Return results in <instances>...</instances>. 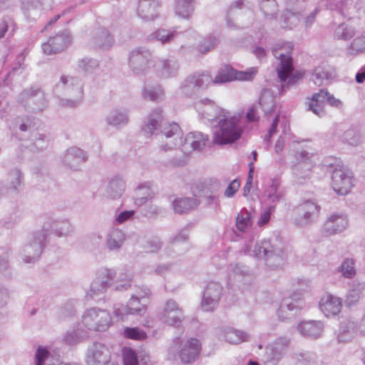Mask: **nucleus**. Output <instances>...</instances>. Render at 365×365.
<instances>
[{
    "label": "nucleus",
    "mask_w": 365,
    "mask_h": 365,
    "mask_svg": "<svg viewBox=\"0 0 365 365\" xmlns=\"http://www.w3.org/2000/svg\"><path fill=\"white\" fill-rule=\"evenodd\" d=\"M78 67L83 71L88 73L93 72L94 70L98 68V61L88 57H85L78 61Z\"/></svg>",
    "instance_id": "680f3d73"
},
{
    "label": "nucleus",
    "mask_w": 365,
    "mask_h": 365,
    "mask_svg": "<svg viewBox=\"0 0 365 365\" xmlns=\"http://www.w3.org/2000/svg\"><path fill=\"white\" fill-rule=\"evenodd\" d=\"M132 284V277L130 274L121 273L113 280L112 287L113 290L123 292L129 289Z\"/></svg>",
    "instance_id": "09e8293b"
},
{
    "label": "nucleus",
    "mask_w": 365,
    "mask_h": 365,
    "mask_svg": "<svg viewBox=\"0 0 365 365\" xmlns=\"http://www.w3.org/2000/svg\"><path fill=\"white\" fill-rule=\"evenodd\" d=\"M140 299L139 297H137L136 295L131 296L126 305L130 314L142 316L145 314L146 310L145 305L140 303Z\"/></svg>",
    "instance_id": "5fc2aeb1"
},
{
    "label": "nucleus",
    "mask_w": 365,
    "mask_h": 365,
    "mask_svg": "<svg viewBox=\"0 0 365 365\" xmlns=\"http://www.w3.org/2000/svg\"><path fill=\"white\" fill-rule=\"evenodd\" d=\"M125 240V234L118 229L111 230L106 238V246L110 251H119Z\"/></svg>",
    "instance_id": "4c0bfd02"
},
{
    "label": "nucleus",
    "mask_w": 365,
    "mask_h": 365,
    "mask_svg": "<svg viewBox=\"0 0 365 365\" xmlns=\"http://www.w3.org/2000/svg\"><path fill=\"white\" fill-rule=\"evenodd\" d=\"M9 188L15 192H19L24 186V176L19 168L11 169L8 173Z\"/></svg>",
    "instance_id": "58836bf2"
},
{
    "label": "nucleus",
    "mask_w": 365,
    "mask_h": 365,
    "mask_svg": "<svg viewBox=\"0 0 365 365\" xmlns=\"http://www.w3.org/2000/svg\"><path fill=\"white\" fill-rule=\"evenodd\" d=\"M364 289L365 282L353 281L346 297V306L350 307L355 305L362 297Z\"/></svg>",
    "instance_id": "2f4dec72"
},
{
    "label": "nucleus",
    "mask_w": 365,
    "mask_h": 365,
    "mask_svg": "<svg viewBox=\"0 0 365 365\" xmlns=\"http://www.w3.org/2000/svg\"><path fill=\"white\" fill-rule=\"evenodd\" d=\"M239 118L232 116L229 111H227L213 125L212 143L223 145L231 144L237 141L242 133V129L239 125Z\"/></svg>",
    "instance_id": "7ed1b4c3"
},
{
    "label": "nucleus",
    "mask_w": 365,
    "mask_h": 365,
    "mask_svg": "<svg viewBox=\"0 0 365 365\" xmlns=\"http://www.w3.org/2000/svg\"><path fill=\"white\" fill-rule=\"evenodd\" d=\"M50 229L58 237L69 236L73 232V225L67 219H48L42 229L46 230L47 237Z\"/></svg>",
    "instance_id": "f3484780"
},
{
    "label": "nucleus",
    "mask_w": 365,
    "mask_h": 365,
    "mask_svg": "<svg viewBox=\"0 0 365 365\" xmlns=\"http://www.w3.org/2000/svg\"><path fill=\"white\" fill-rule=\"evenodd\" d=\"M198 91L206 89L210 85L213 84V78L208 72H197L190 76Z\"/></svg>",
    "instance_id": "49530a36"
},
{
    "label": "nucleus",
    "mask_w": 365,
    "mask_h": 365,
    "mask_svg": "<svg viewBox=\"0 0 365 365\" xmlns=\"http://www.w3.org/2000/svg\"><path fill=\"white\" fill-rule=\"evenodd\" d=\"M163 95V92L159 86H150L143 91V96L145 99L153 101H158Z\"/></svg>",
    "instance_id": "e2e57ef3"
},
{
    "label": "nucleus",
    "mask_w": 365,
    "mask_h": 365,
    "mask_svg": "<svg viewBox=\"0 0 365 365\" xmlns=\"http://www.w3.org/2000/svg\"><path fill=\"white\" fill-rule=\"evenodd\" d=\"M290 339L287 336H279L265 347L263 362L265 365H277L287 354L290 345Z\"/></svg>",
    "instance_id": "1a4fd4ad"
},
{
    "label": "nucleus",
    "mask_w": 365,
    "mask_h": 365,
    "mask_svg": "<svg viewBox=\"0 0 365 365\" xmlns=\"http://www.w3.org/2000/svg\"><path fill=\"white\" fill-rule=\"evenodd\" d=\"M354 332V324L351 322L343 323L338 334V341L346 342L351 339Z\"/></svg>",
    "instance_id": "bf43d9fd"
},
{
    "label": "nucleus",
    "mask_w": 365,
    "mask_h": 365,
    "mask_svg": "<svg viewBox=\"0 0 365 365\" xmlns=\"http://www.w3.org/2000/svg\"><path fill=\"white\" fill-rule=\"evenodd\" d=\"M335 76L334 71L327 66L317 67L312 75L311 80L317 86L326 84Z\"/></svg>",
    "instance_id": "e433bc0d"
},
{
    "label": "nucleus",
    "mask_w": 365,
    "mask_h": 365,
    "mask_svg": "<svg viewBox=\"0 0 365 365\" xmlns=\"http://www.w3.org/2000/svg\"><path fill=\"white\" fill-rule=\"evenodd\" d=\"M267 197L272 202H279L284 197L283 192L280 190V182L277 178L271 180V184L266 190Z\"/></svg>",
    "instance_id": "a18cd8bd"
},
{
    "label": "nucleus",
    "mask_w": 365,
    "mask_h": 365,
    "mask_svg": "<svg viewBox=\"0 0 365 365\" xmlns=\"http://www.w3.org/2000/svg\"><path fill=\"white\" fill-rule=\"evenodd\" d=\"M297 329L302 336L317 339L323 332L324 324L321 321H306L299 324Z\"/></svg>",
    "instance_id": "b1692460"
},
{
    "label": "nucleus",
    "mask_w": 365,
    "mask_h": 365,
    "mask_svg": "<svg viewBox=\"0 0 365 365\" xmlns=\"http://www.w3.org/2000/svg\"><path fill=\"white\" fill-rule=\"evenodd\" d=\"M47 242L46 230L36 232L22 248L21 255L25 264L34 263L40 257Z\"/></svg>",
    "instance_id": "423d86ee"
},
{
    "label": "nucleus",
    "mask_w": 365,
    "mask_h": 365,
    "mask_svg": "<svg viewBox=\"0 0 365 365\" xmlns=\"http://www.w3.org/2000/svg\"><path fill=\"white\" fill-rule=\"evenodd\" d=\"M175 9L180 17L189 19L194 11L193 0H176Z\"/></svg>",
    "instance_id": "a19ab883"
},
{
    "label": "nucleus",
    "mask_w": 365,
    "mask_h": 365,
    "mask_svg": "<svg viewBox=\"0 0 365 365\" xmlns=\"http://www.w3.org/2000/svg\"><path fill=\"white\" fill-rule=\"evenodd\" d=\"M71 38L67 32H62L49 38L47 42L42 44L44 53L55 54L63 51L71 43Z\"/></svg>",
    "instance_id": "dca6fc26"
},
{
    "label": "nucleus",
    "mask_w": 365,
    "mask_h": 365,
    "mask_svg": "<svg viewBox=\"0 0 365 365\" xmlns=\"http://www.w3.org/2000/svg\"><path fill=\"white\" fill-rule=\"evenodd\" d=\"M159 3L157 0H138V16L144 21H152L157 16Z\"/></svg>",
    "instance_id": "5701e85b"
},
{
    "label": "nucleus",
    "mask_w": 365,
    "mask_h": 365,
    "mask_svg": "<svg viewBox=\"0 0 365 365\" xmlns=\"http://www.w3.org/2000/svg\"><path fill=\"white\" fill-rule=\"evenodd\" d=\"M340 138L342 142L353 146H356L361 142V136L359 131L354 128H350L345 130Z\"/></svg>",
    "instance_id": "de8ad7c7"
},
{
    "label": "nucleus",
    "mask_w": 365,
    "mask_h": 365,
    "mask_svg": "<svg viewBox=\"0 0 365 365\" xmlns=\"http://www.w3.org/2000/svg\"><path fill=\"white\" fill-rule=\"evenodd\" d=\"M162 113L163 110L160 108L154 109L149 114L148 120L142 128V132L146 137H150L160 128V133L162 135L167 138H172L169 143L160 146L162 150L167 151L182 144V130L179 125L175 123H163Z\"/></svg>",
    "instance_id": "f257e3e1"
},
{
    "label": "nucleus",
    "mask_w": 365,
    "mask_h": 365,
    "mask_svg": "<svg viewBox=\"0 0 365 365\" xmlns=\"http://www.w3.org/2000/svg\"><path fill=\"white\" fill-rule=\"evenodd\" d=\"M223 287L217 282H210L204 290L201 308L205 312H213L219 305Z\"/></svg>",
    "instance_id": "4468645a"
},
{
    "label": "nucleus",
    "mask_w": 365,
    "mask_h": 365,
    "mask_svg": "<svg viewBox=\"0 0 365 365\" xmlns=\"http://www.w3.org/2000/svg\"><path fill=\"white\" fill-rule=\"evenodd\" d=\"M320 207L313 200H307L300 205L297 209L295 224L304 227L308 225L319 213Z\"/></svg>",
    "instance_id": "2eb2a0df"
},
{
    "label": "nucleus",
    "mask_w": 365,
    "mask_h": 365,
    "mask_svg": "<svg viewBox=\"0 0 365 365\" xmlns=\"http://www.w3.org/2000/svg\"><path fill=\"white\" fill-rule=\"evenodd\" d=\"M355 29L345 23L339 24L334 31V38L337 40L348 41L354 36Z\"/></svg>",
    "instance_id": "c03bdc74"
},
{
    "label": "nucleus",
    "mask_w": 365,
    "mask_h": 365,
    "mask_svg": "<svg viewBox=\"0 0 365 365\" xmlns=\"http://www.w3.org/2000/svg\"><path fill=\"white\" fill-rule=\"evenodd\" d=\"M87 159L84 151L77 147L68 148L63 157L64 165L71 170H76L78 165Z\"/></svg>",
    "instance_id": "4be33fe9"
},
{
    "label": "nucleus",
    "mask_w": 365,
    "mask_h": 365,
    "mask_svg": "<svg viewBox=\"0 0 365 365\" xmlns=\"http://www.w3.org/2000/svg\"><path fill=\"white\" fill-rule=\"evenodd\" d=\"M260 108L264 115L272 113L275 108V101L274 93L269 88H264L259 98V102L256 104Z\"/></svg>",
    "instance_id": "c85d7f7f"
},
{
    "label": "nucleus",
    "mask_w": 365,
    "mask_h": 365,
    "mask_svg": "<svg viewBox=\"0 0 365 365\" xmlns=\"http://www.w3.org/2000/svg\"><path fill=\"white\" fill-rule=\"evenodd\" d=\"M200 203V200L195 197H182L175 199L173 206L175 212L182 214L196 209Z\"/></svg>",
    "instance_id": "f704fd0d"
},
{
    "label": "nucleus",
    "mask_w": 365,
    "mask_h": 365,
    "mask_svg": "<svg viewBox=\"0 0 365 365\" xmlns=\"http://www.w3.org/2000/svg\"><path fill=\"white\" fill-rule=\"evenodd\" d=\"M222 333L225 340L232 344H238L249 339V334L247 333L232 327L223 328Z\"/></svg>",
    "instance_id": "c9c22d12"
},
{
    "label": "nucleus",
    "mask_w": 365,
    "mask_h": 365,
    "mask_svg": "<svg viewBox=\"0 0 365 365\" xmlns=\"http://www.w3.org/2000/svg\"><path fill=\"white\" fill-rule=\"evenodd\" d=\"M162 319L165 323L171 325L178 327L184 319L183 313H180V314H175V312L168 313H162Z\"/></svg>",
    "instance_id": "69168bd1"
},
{
    "label": "nucleus",
    "mask_w": 365,
    "mask_h": 365,
    "mask_svg": "<svg viewBox=\"0 0 365 365\" xmlns=\"http://www.w3.org/2000/svg\"><path fill=\"white\" fill-rule=\"evenodd\" d=\"M201 103L205 104L202 110L204 118L212 122L213 125L227 112L208 99L202 100Z\"/></svg>",
    "instance_id": "7c9ffc66"
},
{
    "label": "nucleus",
    "mask_w": 365,
    "mask_h": 365,
    "mask_svg": "<svg viewBox=\"0 0 365 365\" xmlns=\"http://www.w3.org/2000/svg\"><path fill=\"white\" fill-rule=\"evenodd\" d=\"M163 245V242L158 237H154L146 240L143 245V249L148 253H156L160 251Z\"/></svg>",
    "instance_id": "052dcab7"
},
{
    "label": "nucleus",
    "mask_w": 365,
    "mask_h": 365,
    "mask_svg": "<svg viewBox=\"0 0 365 365\" xmlns=\"http://www.w3.org/2000/svg\"><path fill=\"white\" fill-rule=\"evenodd\" d=\"M209 136L201 132H191L185 138V143L191 146L193 150L200 151L205 148Z\"/></svg>",
    "instance_id": "72a5a7b5"
},
{
    "label": "nucleus",
    "mask_w": 365,
    "mask_h": 365,
    "mask_svg": "<svg viewBox=\"0 0 365 365\" xmlns=\"http://www.w3.org/2000/svg\"><path fill=\"white\" fill-rule=\"evenodd\" d=\"M200 349L201 346L199 340L191 338L181 349L180 351V358L183 363H192L199 356Z\"/></svg>",
    "instance_id": "aec40b11"
},
{
    "label": "nucleus",
    "mask_w": 365,
    "mask_h": 365,
    "mask_svg": "<svg viewBox=\"0 0 365 365\" xmlns=\"http://www.w3.org/2000/svg\"><path fill=\"white\" fill-rule=\"evenodd\" d=\"M197 91L198 90L190 76H188L181 84V94L186 97H191L195 95Z\"/></svg>",
    "instance_id": "13d9d810"
},
{
    "label": "nucleus",
    "mask_w": 365,
    "mask_h": 365,
    "mask_svg": "<svg viewBox=\"0 0 365 365\" xmlns=\"http://www.w3.org/2000/svg\"><path fill=\"white\" fill-rule=\"evenodd\" d=\"M319 308L326 317L335 316L341 311V302L338 297L327 295L321 299Z\"/></svg>",
    "instance_id": "a878e982"
},
{
    "label": "nucleus",
    "mask_w": 365,
    "mask_h": 365,
    "mask_svg": "<svg viewBox=\"0 0 365 365\" xmlns=\"http://www.w3.org/2000/svg\"><path fill=\"white\" fill-rule=\"evenodd\" d=\"M108 125L119 128L128 123V110L125 108H116L112 110L106 118Z\"/></svg>",
    "instance_id": "473e14b6"
},
{
    "label": "nucleus",
    "mask_w": 365,
    "mask_h": 365,
    "mask_svg": "<svg viewBox=\"0 0 365 365\" xmlns=\"http://www.w3.org/2000/svg\"><path fill=\"white\" fill-rule=\"evenodd\" d=\"M128 66L135 75H142L147 72L153 62L152 52L145 47H137L128 54Z\"/></svg>",
    "instance_id": "6e6552de"
},
{
    "label": "nucleus",
    "mask_w": 365,
    "mask_h": 365,
    "mask_svg": "<svg viewBox=\"0 0 365 365\" xmlns=\"http://www.w3.org/2000/svg\"><path fill=\"white\" fill-rule=\"evenodd\" d=\"M110 359V351L105 344L94 342L88 348V365H113Z\"/></svg>",
    "instance_id": "ddd939ff"
},
{
    "label": "nucleus",
    "mask_w": 365,
    "mask_h": 365,
    "mask_svg": "<svg viewBox=\"0 0 365 365\" xmlns=\"http://www.w3.org/2000/svg\"><path fill=\"white\" fill-rule=\"evenodd\" d=\"M16 31V24L10 17H4L0 21V39L3 38L7 34V37L14 36Z\"/></svg>",
    "instance_id": "3c124183"
},
{
    "label": "nucleus",
    "mask_w": 365,
    "mask_h": 365,
    "mask_svg": "<svg viewBox=\"0 0 365 365\" xmlns=\"http://www.w3.org/2000/svg\"><path fill=\"white\" fill-rule=\"evenodd\" d=\"M347 226L348 220L346 215H332L326 221L324 230L327 235H331L343 232Z\"/></svg>",
    "instance_id": "412c9836"
},
{
    "label": "nucleus",
    "mask_w": 365,
    "mask_h": 365,
    "mask_svg": "<svg viewBox=\"0 0 365 365\" xmlns=\"http://www.w3.org/2000/svg\"><path fill=\"white\" fill-rule=\"evenodd\" d=\"M71 93H76L79 97L83 96V86L81 80L77 77L62 76L60 79V83L56 86Z\"/></svg>",
    "instance_id": "cd10ccee"
},
{
    "label": "nucleus",
    "mask_w": 365,
    "mask_h": 365,
    "mask_svg": "<svg viewBox=\"0 0 365 365\" xmlns=\"http://www.w3.org/2000/svg\"><path fill=\"white\" fill-rule=\"evenodd\" d=\"M123 334L128 339L135 340H142L147 337L146 333L138 327H125Z\"/></svg>",
    "instance_id": "338daca9"
},
{
    "label": "nucleus",
    "mask_w": 365,
    "mask_h": 365,
    "mask_svg": "<svg viewBox=\"0 0 365 365\" xmlns=\"http://www.w3.org/2000/svg\"><path fill=\"white\" fill-rule=\"evenodd\" d=\"M365 51V36L356 37L347 48V53L350 56H356Z\"/></svg>",
    "instance_id": "603ef678"
},
{
    "label": "nucleus",
    "mask_w": 365,
    "mask_h": 365,
    "mask_svg": "<svg viewBox=\"0 0 365 365\" xmlns=\"http://www.w3.org/2000/svg\"><path fill=\"white\" fill-rule=\"evenodd\" d=\"M178 34H179L175 31H169L161 29L152 34L151 37L161 42L163 44H165L173 41Z\"/></svg>",
    "instance_id": "8fccbe9b"
},
{
    "label": "nucleus",
    "mask_w": 365,
    "mask_h": 365,
    "mask_svg": "<svg viewBox=\"0 0 365 365\" xmlns=\"http://www.w3.org/2000/svg\"><path fill=\"white\" fill-rule=\"evenodd\" d=\"M116 272L114 269L101 268L92 281L89 289L86 292V297L93 299L103 294L108 288L112 287Z\"/></svg>",
    "instance_id": "0eeeda50"
},
{
    "label": "nucleus",
    "mask_w": 365,
    "mask_h": 365,
    "mask_svg": "<svg viewBox=\"0 0 365 365\" xmlns=\"http://www.w3.org/2000/svg\"><path fill=\"white\" fill-rule=\"evenodd\" d=\"M304 305L300 293H294L289 297L283 299L277 311L279 320L285 321L294 318Z\"/></svg>",
    "instance_id": "f8f14e48"
},
{
    "label": "nucleus",
    "mask_w": 365,
    "mask_h": 365,
    "mask_svg": "<svg viewBox=\"0 0 365 365\" xmlns=\"http://www.w3.org/2000/svg\"><path fill=\"white\" fill-rule=\"evenodd\" d=\"M327 9L343 17H349L352 9V0H327Z\"/></svg>",
    "instance_id": "c756f323"
},
{
    "label": "nucleus",
    "mask_w": 365,
    "mask_h": 365,
    "mask_svg": "<svg viewBox=\"0 0 365 365\" xmlns=\"http://www.w3.org/2000/svg\"><path fill=\"white\" fill-rule=\"evenodd\" d=\"M339 271L345 278L351 279L356 275L354 261L352 259L346 258L339 267Z\"/></svg>",
    "instance_id": "4d7b16f0"
},
{
    "label": "nucleus",
    "mask_w": 365,
    "mask_h": 365,
    "mask_svg": "<svg viewBox=\"0 0 365 365\" xmlns=\"http://www.w3.org/2000/svg\"><path fill=\"white\" fill-rule=\"evenodd\" d=\"M91 47L94 48L107 49L113 44V38L105 28L97 29L88 41Z\"/></svg>",
    "instance_id": "6ab92c4d"
},
{
    "label": "nucleus",
    "mask_w": 365,
    "mask_h": 365,
    "mask_svg": "<svg viewBox=\"0 0 365 365\" xmlns=\"http://www.w3.org/2000/svg\"><path fill=\"white\" fill-rule=\"evenodd\" d=\"M251 225V214L244 208L240 211L236 217V227L238 230L245 232Z\"/></svg>",
    "instance_id": "864d4df0"
},
{
    "label": "nucleus",
    "mask_w": 365,
    "mask_h": 365,
    "mask_svg": "<svg viewBox=\"0 0 365 365\" xmlns=\"http://www.w3.org/2000/svg\"><path fill=\"white\" fill-rule=\"evenodd\" d=\"M219 36L209 34L205 36L198 44L197 50L200 53L205 54L215 49L220 43Z\"/></svg>",
    "instance_id": "37998d69"
},
{
    "label": "nucleus",
    "mask_w": 365,
    "mask_h": 365,
    "mask_svg": "<svg viewBox=\"0 0 365 365\" xmlns=\"http://www.w3.org/2000/svg\"><path fill=\"white\" fill-rule=\"evenodd\" d=\"M312 156V154L306 150L297 151L295 153L294 158L297 163L293 166L292 170L297 183L302 184L309 178L311 169L313 167L311 159Z\"/></svg>",
    "instance_id": "9b49d317"
},
{
    "label": "nucleus",
    "mask_w": 365,
    "mask_h": 365,
    "mask_svg": "<svg viewBox=\"0 0 365 365\" xmlns=\"http://www.w3.org/2000/svg\"><path fill=\"white\" fill-rule=\"evenodd\" d=\"M235 70L230 66L225 65L221 68L216 77L213 79V84H223L227 82L235 81Z\"/></svg>",
    "instance_id": "79ce46f5"
},
{
    "label": "nucleus",
    "mask_w": 365,
    "mask_h": 365,
    "mask_svg": "<svg viewBox=\"0 0 365 365\" xmlns=\"http://www.w3.org/2000/svg\"><path fill=\"white\" fill-rule=\"evenodd\" d=\"M285 46L287 48L286 53H281L279 51L283 47L282 45L276 44L272 49L273 55L280 60L277 72L280 81L285 83V84L282 85V89L284 87L289 88L296 86L304 76V71H294V69L292 58L289 53L293 47L292 44L287 43Z\"/></svg>",
    "instance_id": "f03ea898"
},
{
    "label": "nucleus",
    "mask_w": 365,
    "mask_h": 365,
    "mask_svg": "<svg viewBox=\"0 0 365 365\" xmlns=\"http://www.w3.org/2000/svg\"><path fill=\"white\" fill-rule=\"evenodd\" d=\"M328 95V91L322 88L318 93H314L311 98H307V100L309 101L307 102L308 110L319 117L325 115L324 105Z\"/></svg>",
    "instance_id": "a211bd4d"
},
{
    "label": "nucleus",
    "mask_w": 365,
    "mask_h": 365,
    "mask_svg": "<svg viewBox=\"0 0 365 365\" xmlns=\"http://www.w3.org/2000/svg\"><path fill=\"white\" fill-rule=\"evenodd\" d=\"M82 324L89 330L105 331L111 324V317L107 310L93 307L84 312Z\"/></svg>",
    "instance_id": "39448f33"
},
{
    "label": "nucleus",
    "mask_w": 365,
    "mask_h": 365,
    "mask_svg": "<svg viewBox=\"0 0 365 365\" xmlns=\"http://www.w3.org/2000/svg\"><path fill=\"white\" fill-rule=\"evenodd\" d=\"M36 97L38 103L44 104L46 97L43 91L37 87H31L29 89L24 90L18 97V102L24 107H31V99Z\"/></svg>",
    "instance_id": "393cba45"
},
{
    "label": "nucleus",
    "mask_w": 365,
    "mask_h": 365,
    "mask_svg": "<svg viewBox=\"0 0 365 365\" xmlns=\"http://www.w3.org/2000/svg\"><path fill=\"white\" fill-rule=\"evenodd\" d=\"M125 182L123 178L115 176L113 178L107 185L105 190V195L109 199H118L124 193Z\"/></svg>",
    "instance_id": "bb28decb"
},
{
    "label": "nucleus",
    "mask_w": 365,
    "mask_h": 365,
    "mask_svg": "<svg viewBox=\"0 0 365 365\" xmlns=\"http://www.w3.org/2000/svg\"><path fill=\"white\" fill-rule=\"evenodd\" d=\"M253 252L257 258L264 260L273 269L282 266L285 259L283 243L278 238L261 241L255 245Z\"/></svg>",
    "instance_id": "20e7f679"
},
{
    "label": "nucleus",
    "mask_w": 365,
    "mask_h": 365,
    "mask_svg": "<svg viewBox=\"0 0 365 365\" xmlns=\"http://www.w3.org/2000/svg\"><path fill=\"white\" fill-rule=\"evenodd\" d=\"M259 4L266 19H272L277 15L278 6L276 0L262 1Z\"/></svg>",
    "instance_id": "6e6d98bb"
},
{
    "label": "nucleus",
    "mask_w": 365,
    "mask_h": 365,
    "mask_svg": "<svg viewBox=\"0 0 365 365\" xmlns=\"http://www.w3.org/2000/svg\"><path fill=\"white\" fill-rule=\"evenodd\" d=\"M220 187V181L215 178H211L203 182L202 192L203 194H216Z\"/></svg>",
    "instance_id": "774afa93"
},
{
    "label": "nucleus",
    "mask_w": 365,
    "mask_h": 365,
    "mask_svg": "<svg viewBox=\"0 0 365 365\" xmlns=\"http://www.w3.org/2000/svg\"><path fill=\"white\" fill-rule=\"evenodd\" d=\"M284 28L292 29L294 28L300 21L299 14H295L291 11H287L283 15Z\"/></svg>",
    "instance_id": "0e129e2a"
},
{
    "label": "nucleus",
    "mask_w": 365,
    "mask_h": 365,
    "mask_svg": "<svg viewBox=\"0 0 365 365\" xmlns=\"http://www.w3.org/2000/svg\"><path fill=\"white\" fill-rule=\"evenodd\" d=\"M160 73L163 78H171L177 76L179 64L175 59H163L160 61Z\"/></svg>",
    "instance_id": "ea45409f"
},
{
    "label": "nucleus",
    "mask_w": 365,
    "mask_h": 365,
    "mask_svg": "<svg viewBox=\"0 0 365 365\" xmlns=\"http://www.w3.org/2000/svg\"><path fill=\"white\" fill-rule=\"evenodd\" d=\"M354 185V175L351 170L344 165H337L331 173V186L339 195H347Z\"/></svg>",
    "instance_id": "9d476101"
}]
</instances>
